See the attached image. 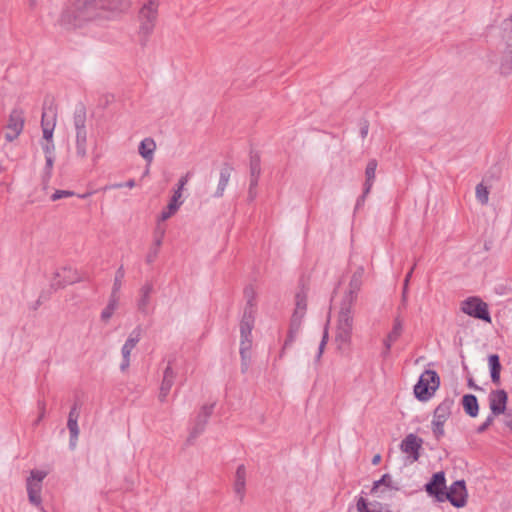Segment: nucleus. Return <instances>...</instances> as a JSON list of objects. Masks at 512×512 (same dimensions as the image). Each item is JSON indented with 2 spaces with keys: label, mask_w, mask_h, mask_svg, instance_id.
<instances>
[{
  "label": "nucleus",
  "mask_w": 512,
  "mask_h": 512,
  "mask_svg": "<svg viewBox=\"0 0 512 512\" xmlns=\"http://www.w3.org/2000/svg\"><path fill=\"white\" fill-rule=\"evenodd\" d=\"M128 6L127 0H71L61 14L60 24L66 29L78 28L104 17V12H121Z\"/></svg>",
  "instance_id": "nucleus-1"
},
{
  "label": "nucleus",
  "mask_w": 512,
  "mask_h": 512,
  "mask_svg": "<svg viewBox=\"0 0 512 512\" xmlns=\"http://www.w3.org/2000/svg\"><path fill=\"white\" fill-rule=\"evenodd\" d=\"M351 307L352 299L346 298L339 312L336 342L338 343V348L342 351L348 350L350 347L352 337Z\"/></svg>",
  "instance_id": "nucleus-2"
},
{
  "label": "nucleus",
  "mask_w": 512,
  "mask_h": 512,
  "mask_svg": "<svg viewBox=\"0 0 512 512\" xmlns=\"http://www.w3.org/2000/svg\"><path fill=\"white\" fill-rule=\"evenodd\" d=\"M160 0H145L138 13L139 34L147 38L154 30Z\"/></svg>",
  "instance_id": "nucleus-3"
},
{
  "label": "nucleus",
  "mask_w": 512,
  "mask_h": 512,
  "mask_svg": "<svg viewBox=\"0 0 512 512\" xmlns=\"http://www.w3.org/2000/svg\"><path fill=\"white\" fill-rule=\"evenodd\" d=\"M440 378L436 371L425 370L416 385L414 386V395L419 401H428L439 388Z\"/></svg>",
  "instance_id": "nucleus-4"
},
{
  "label": "nucleus",
  "mask_w": 512,
  "mask_h": 512,
  "mask_svg": "<svg viewBox=\"0 0 512 512\" xmlns=\"http://www.w3.org/2000/svg\"><path fill=\"white\" fill-rule=\"evenodd\" d=\"M453 406L454 400L447 397L435 408L432 420V431L436 439H440L444 436V424L451 416Z\"/></svg>",
  "instance_id": "nucleus-5"
},
{
  "label": "nucleus",
  "mask_w": 512,
  "mask_h": 512,
  "mask_svg": "<svg viewBox=\"0 0 512 512\" xmlns=\"http://www.w3.org/2000/svg\"><path fill=\"white\" fill-rule=\"evenodd\" d=\"M468 493L464 480L453 482L447 491L440 493L439 502L449 501L454 507L461 508L467 503Z\"/></svg>",
  "instance_id": "nucleus-6"
},
{
  "label": "nucleus",
  "mask_w": 512,
  "mask_h": 512,
  "mask_svg": "<svg viewBox=\"0 0 512 512\" xmlns=\"http://www.w3.org/2000/svg\"><path fill=\"white\" fill-rule=\"evenodd\" d=\"M461 310L471 317L491 323L488 305L478 297H470L463 301Z\"/></svg>",
  "instance_id": "nucleus-7"
},
{
  "label": "nucleus",
  "mask_w": 512,
  "mask_h": 512,
  "mask_svg": "<svg viewBox=\"0 0 512 512\" xmlns=\"http://www.w3.org/2000/svg\"><path fill=\"white\" fill-rule=\"evenodd\" d=\"M45 477L46 472L32 470L30 477L27 479V492L29 501L35 506H39L41 504V483Z\"/></svg>",
  "instance_id": "nucleus-8"
},
{
  "label": "nucleus",
  "mask_w": 512,
  "mask_h": 512,
  "mask_svg": "<svg viewBox=\"0 0 512 512\" xmlns=\"http://www.w3.org/2000/svg\"><path fill=\"white\" fill-rule=\"evenodd\" d=\"M153 292L154 285L150 281H146L138 290L136 309L143 316H147L150 313L149 306L151 304Z\"/></svg>",
  "instance_id": "nucleus-9"
},
{
  "label": "nucleus",
  "mask_w": 512,
  "mask_h": 512,
  "mask_svg": "<svg viewBox=\"0 0 512 512\" xmlns=\"http://www.w3.org/2000/svg\"><path fill=\"white\" fill-rule=\"evenodd\" d=\"M140 339H141V330H140V328H137L129 334L127 340L125 341L124 345L122 346V349H121L122 362L120 364V370L122 372H125L129 368L131 351L136 347V345L139 343Z\"/></svg>",
  "instance_id": "nucleus-10"
},
{
  "label": "nucleus",
  "mask_w": 512,
  "mask_h": 512,
  "mask_svg": "<svg viewBox=\"0 0 512 512\" xmlns=\"http://www.w3.org/2000/svg\"><path fill=\"white\" fill-rule=\"evenodd\" d=\"M377 161L371 159L365 169V183L363 187V194L357 199L356 208L364 204L365 197L369 194L376 177Z\"/></svg>",
  "instance_id": "nucleus-11"
},
{
  "label": "nucleus",
  "mask_w": 512,
  "mask_h": 512,
  "mask_svg": "<svg viewBox=\"0 0 512 512\" xmlns=\"http://www.w3.org/2000/svg\"><path fill=\"white\" fill-rule=\"evenodd\" d=\"M507 400L508 396L504 390L499 389L491 391L489 394V406L491 409V414L498 416L505 413Z\"/></svg>",
  "instance_id": "nucleus-12"
},
{
  "label": "nucleus",
  "mask_w": 512,
  "mask_h": 512,
  "mask_svg": "<svg viewBox=\"0 0 512 512\" xmlns=\"http://www.w3.org/2000/svg\"><path fill=\"white\" fill-rule=\"evenodd\" d=\"M56 113L51 107L44 109L42 113L41 126L43 137L41 141H53V132L55 128Z\"/></svg>",
  "instance_id": "nucleus-13"
},
{
  "label": "nucleus",
  "mask_w": 512,
  "mask_h": 512,
  "mask_svg": "<svg viewBox=\"0 0 512 512\" xmlns=\"http://www.w3.org/2000/svg\"><path fill=\"white\" fill-rule=\"evenodd\" d=\"M421 446L422 439L411 433L402 440L400 448L402 452L409 454L413 461H417L419 459Z\"/></svg>",
  "instance_id": "nucleus-14"
},
{
  "label": "nucleus",
  "mask_w": 512,
  "mask_h": 512,
  "mask_svg": "<svg viewBox=\"0 0 512 512\" xmlns=\"http://www.w3.org/2000/svg\"><path fill=\"white\" fill-rule=\"evenodd\" d=\"M446 489V479L444 472L440 471L433 474L431 480L425 485L426 492L434 496L438 501L440 493H444Z\"/></svg>",
  "instance_id": "nucleus-15"
},
{
  "label": "nucleus",
  "mask_w": 512,
  "mask_h": 512,
  "mask_svg": "<svg viewBox=\"0 0 512 512\" xmlns=\"http://www.w3.org/2000/svg\"><path fill=\"white\" fill-rule=\"evenodd\" d=\"M399 489L398 483L392 479L391 475L384 474L374 482L371 492L379 498H384L386 490L398 491Z\"/></svg>",
  "instance_id": "nucleus-16"
},
{
  "label": "nucleus",
  "mask_w": 512,
  "mask_h": 512,
  "mask_svg": "<svg viewBox=\"0 0 512 512\" xmlns=\"http://www.w3.org/2000/svg\"><path fill=\"white\" fill-rule=\"evenodd\" d=\"M246 480L247 470L246 467L241 464L237 467L233 480V490L237 495L240 502H243L246 492Z\"/></svg>",
  "instance_id": "nucleus-17"
},
{
  "label": "nucleus",
  "mask_w": 512,
  "mask_h": 512,
  "mask_svg": "<svg viewBox=\"0 0 512 512\" xmlns=\"http://www.w3.org/2000/svg\"><path fill=\"white\" fill-rule=\"evenodd\" d=\"M175 377L176 373L173 370L171 364L169 363L166 369L164 370L163 379L160 386V391L158 395V399L160 402L166 401V398L174 384Z\"/></svg>",
  "instance_id": "nucleus-18"
},
{
  "label": "nucleus",
  "mask_w": 512,
  "mask_h": 512,
  "mask_svg": "<svg viewBox=\"0 0 512 512\" xmlns=\"http://www.w3.org/2000/svg\"><path fill=\"white\" fill-rule=\"evenodd\" d=\"M164 234L165 229L158 224L155 229V238L153 246L149 249V252L146 256V262L148 264H151L156 260L159 253V248L162 245Z\"/></svg>",
  "instance_id": "nucleus-19"
},
{
  "label": "nucleus",
  "mask_w": 512,
  "mask_h": 512,
  "mask_svg": "<svg viewBox=\"0 0 512 512\" xmlns=\"http://www.w3.org/2000/svg\"><path fill=\"white\" fill-rule=\"evenodd\" d=\"M248 306L249 308H246L240 323V333L242 336H251L254 318L252 315V300H248Z\"/></svg>",
  "instance_id": "nucleus-20"
},
{
  "label": "nucleus",
  "mask_w": 512,
  "mask_h": 512,
  "mask_svg": "<svg viewBox=\"0 0 512 512\" xmlns=\"http://www.w3.org/2000/svg\"><path fill=\"white\" fill-rule=\"evenodd\" d=\"M155 150L156 143L154 139L150 137L143 139L138 147L139 154L148 163H151L153 161Z\"/></svg>",
  "instance_id": "nucleus-21"
},
{
  "label": "nucleus",
  "mask_w": 512,
  "mask_h": 512,
  "mask_svg": "<svg viewBox=\"0 0 512 512\" xmlns=\"http://www.w3.org/2000/svg\"><path fill=\"white\" fill-rule=\"evenodd\" d=\"M181 194L179 192H174L170 202L167 207L162 211L159 216V221H166L170 217H172L182 205V201L180 200Z\"/></svg>",
  "instance_id": "nucleus-22"
},
{
  "label": "nucleus",
  "mask_w": 512,
  "mask_h": 512,
  "mask_svg": "<svg viewBox=\"0 0 512 512\" xmlns=\"http://www.w3.org/2000/svg\"><path fill=\"white\" fill-rule=\"evenodd\" d=\"M24 126L23 111L20 109H13L9 115L7 130H17L22 132Z\"/></svg>",
  "instance_id": "nucleus-23"
},
{
  "label": "nucleus",
  "mask_w": 512,
  "mask_h": 512,
  "mask_svg": "<svg viewBox=\"0 0 512 512\" xmlns=\"http://www.w3.org/2000/svg\"><path fill=\"white\" fill-rule=\"evenodd\" d=\"M462 404L464 411L470 417H476L479 412V405L477 397L473 394H466L463 396Z\"/></svg>",
  "instance_id": "nucleus-24"
},
{
  "label": "nucleus",
  "mask_w": 512,
  "mask_h": 512,
  "mask_svg": "<svg viewBox=\"0 0 512 512\" xmlns=\"http://www.w3.org/2000/svg\"><path fill=\"white\" fill-rule=\"evenodd\" d=\"M75 153L80 159L87 157V131L75 133Z\"/></svg>",
  "instance_id": "nucleus-25"
},
{
  "label": "nucleus",
  "mask_w": 512,
  "mask_h": 512,
  "mask_svg": "<svg viewBox=\"0 0 512 512\" xmlns=\"http://www.w3.org/2000/svg\"><path fill=\"white\" fill-rule=\"evenodd\" d=\"M488 364L490 368V376L491 380L494 384L500 383V372H501V364L500 358L497 354H492L488 358Z\"/></svg>",
  "instance_id": "nucleus-26"
},
{
  "label": "nucleus",
  "mask_w": 512,
  "mask_h": 512,
  "mask_svg": "<svg viewBox=\"0 0 512 512\" xmlns=\"http://www.w3.org/2000/svg\"><path fill=\"white\" fill-rule=\"evenodd\" d=\"M358 512H390V510L379 502L366 503L363 498L357 502Z\"/></svg>",
  "instance_id": "nucleus-27"
},
{
  "label": "nucleus",
  "mask_w": 512,
  "mask_h": 512,
  "mask_svg": "<svg viewBox=\"0 0 512 512\" xmlns=\"http://www.w3.org/2000/svg\"><path fill=\"white\" fill-rule=\"evenodd\" d=\"M119 306V295L110 294L107 306L101 312V320L107 323Z\"/></svg>",
  "instance_id": "nucleus-28"
},
{
  "label": "nucleus",
  "mask_w": 512,
  "mask_h": 512,
  "mask_svg": "<svg viewBox=\"0 0 512 512\" xmlns=\"http://www.w3.org/2000/svg\"><path fill=\"white\" fill-rule=\"evenodd\" d=\"M500 69L503 74H509L512 72V44L507 42V48L503 52Z\"/></svg>",
  "instance_id": "nucleus-29"
},
{
  "label": "nucleus",
  "mask_w": 512,
  "mask_h": 512,
  "mask_svg": "<svg viewBox=\"0 0 512 512\" xmlns=\"http://www.w3.org/2000/svg\"><path fill=\"white\" fill-rule=\"evenodd\" d=\"M231 175V169L229 167H224L220 171V178L219 183L216 189V192L214 194L215 197H222L224 194V191L228 185L229 179Z\"/></svg>",
  "instance_id": "nucleus-30"
},
{
  "label": "nucleus",
  "mask_w": 512,
  "mask_h": 512,
  "mask_svg": "<svg viewBox=\"0 0 512 512\" xmlns=\"http://www.w3.org/2000/svg\"><path fill=\"white\" fill-rule=\"evenodd\" d=\"M73 123L76 132H84L86 130V111L83 107H80L75 110L73 115Z\"/></svg>",
  "instance_id": "nucleus-31"
},
{
  "label": "nucleus",
  "mask_w": 512,
  "mask_h": 512,
  "mask_svg": "<svg viewBox=\"0 0 512 512\" xmlns=\"http://www.w3.org/2000/svg\"><path fill=\"white\" fill-rule=\"evenodd\" d=\"M67 427L70 432L69 446L73 450L77 446V441H78V436H79L78 420L68 419Z\"/></svg>",
  "instance_id": "nucleus-32"
},
{
  "label": "nucleus",
  "mask_w": 512,
  "mask_h": 512,
  "mask_svg": "<svg viewBox=\"0 0 512 512\" xmlns=\"http://www.w3.org/2000/svg\"><path fill=\"white\" fill-rule=\"evenodd\" d=\"M260 172V160L257 156H252L250 159V178H252V186L258 185Z\"/></svg>",
  "instance_id": "nucleus-33"
},
{
  "label": "nucleus",
  "mask_w": 512,
  "mask_h": 512,
  "mask_svg": "<svg viewBox=\"0 0 512 512\" xmlns=\"http://www.w3.org/2000/svg\"><path fill=\"white\" fill-rule=\"evenodd\" d=\"M403 332V320L400 316H396L393 322L392 330L388 333L390 340H394L395 342L400 338Z\"/></svg>",
  "instance_id": "nucleus-34"
},
{
  "label": "nucleus",
  "mask_w": 512,
  "mask_h": 512,
  "mask_svg": "<svg viewBox=\"0 0 512 512\" xmlns=\"http://www.w3.org/2000/svg\"><path fill=\"white\" fill-rule=\"evenodd\" d=\"M54 161H55V155L45 156V167H44V172H43V177H42V182H43L44 187L47 186L49 179L51 177L52 169L54 166Z\"/></svg>",
  "instance_id": "nucleus-35"
},
{
  "label": "nucleus",
  "mask_w": 512,
  "mask_h": 512,
  "mask_svg": "<svg viewBox=\"0 0 512 512\" xmlns=\"http://www.w3.org/2000/svg\"><path fill=\"white\" fill-rule=\"evenodd\" d=\"M124 276H125L124 268H123V266H120L115 273V278H114L111 294L119 295V292H120V289L122 286V280H123Z\"/></svg>",
  "instance_id": "nucleus-36"
},
{
  "label": "nucleus",
  "mask_w": 512,
  "mask_h": 512,
  "mask_svg": "<svg viewBox=\"0 0 512 512\" xmlns=\"http://www.w3.org/2000/svg\"><path fill=\"white\" fill-rule=\"evenodd\" d=\"M475 194H476V199L478 200L479 203H481L482 205H485L488 203L489 191H488V188L483 185V183H479L476 186Z\"/></svg>",
  "instance_id": "nucleus-37"
},
{
  "label": "nucleus",
  "mask_w": 512,
  "mask_h": 512,
  "mask_svg": "<svg viewBox=\"0 0 512 512\" xmlns=\"http://www.w3.org/2000/svg\"><path fill=\"white\" fill-rule=\"evenodd\" d=\"M250 348H248V344L246 343L243 348L240 347V355H241V371L242 373H246L249 369L250 365Z\"/></svg>",
  "instance_id": "nucleus-38"
},
{
  "label": "nucleus",
  "mask_w": 512,
  "mask_h": 512,
  "mask_svg": "<svg viewBox=\"0 0 512 512\" xmlns=\"http://www.w3.org/2000/svg\"><path fill=\"white\" fill-rule=\"evenodd\" d=\"M305 313H306V310H299V309H294V312H293V315L291 317V321H290V325L293 326V330H300L301 328V324H302V320L305 316Z\"/></svg>",
  "instance_id": "nucleus-39"
},
{
  "label": "nucleus",
  "mask_w": 512,
  "mask_h": 512,
  "mask_svg": "<svg viewBox=\"0 0 512 512\" xmlns=\"http://www.w3.org/2000/svg\"><path fill=\"white\" fill-rule=\"evenodd\" d=\"M205 424L203 422H199L198 420H195V423L193 427L191 428V431L189 433V436L187 438V441L189 443H193V441L204 431Z\"/></svg>",
  "instance_id": "nucleus-40"
},
{
  "label": "nucleus",
  "mask_w": 512,
  "mask_h": 512,
  "mask_svg": "<svg viewBox=\"0 0 512 512\" xmlns=\"http://www.w3.org/2000/svg\"><path fill=\"white\" fill-rule=\"evenodd\" d=\"M327 341H328V327L327 325L325 326L324 328V331H323V334H322V337H321V340H320V343H319V346H318V352L315 356V362L318 363L321 359V356L326 348V345H327Z\"/></svg>",
  "instance_id": "nucleus-41"
},
{
  "label": "nucleus",
  "mask_w": 512,
  "mask_h": 512,
  "mask_svg": "<svg viewBox=\"0 0 512 512\" xmlns=\"http://www.w3.org/2000/svg\"><path fill=\"white\" fill-rule=\"evenodd\" d=\"M213 408H214V404L204 405L201 408L196 420H198L199 422H203V424L206 425L209 417L212 414Z\"/></svg>",
  "instance_id": "nucleus-42"
},
{
  "label": "nucleus",
  "mask_w": 512,
  "mask_h": 512,
  "mask_svg": "<svg viewBox=\"0 0 512 512\" xmlns=\"http://www.w3.org/2000/svg\"><path fill=\"white\" fill-rule=\"evenodd\" d=\"M295 308L299 310H306L307 308V297L304 293H297L295 297Z\"/></svg>",
  "instance_id": "nucleus-43"
},
{
  "label": "nucleus",
  "mask_w": 512,
  "mask_h": 512,
  "mask_svg": "<svg viewBox=\"0 0 512 512\" xmlns=\"http://www.w3.org/2000/svg\"><path fill=\"white\" fill-rule=\"evenodd\" d=\"M40 144L45 156L55 155V145L53 141H41Z\"/></svg>",
  "instance_id": "nucleus-44"
},
{
  "label": "nucleus",
  "mask_w": 512,
  "mask_h": 512,
  "mask_svg": "<svg viewBox=\"0 0 512 512\" xmlns=\"http://www.w3.org/2000/svg\"><path fill=\"white\" fill-rule=\"evenodd\" d=\"M358 126H359V136L362 139H365L367 137L368 131H369V122L365 119H362L359 121Z\"/></svg>",
  "instance_id": "nucleus-45"
},
{
  "label": "nucleus",
  "mask_w": 512,
  "mask_h": 512,
  "mask_svg": "<svg viewBox=\"0 0 512 512\" xmlns=\"http://www.w3.org/2000/svg\"><path fill=\"white\" fill-rule=\"evenodd\" d=\"M504 25H505L504 30H505V36H506L507 42L512 44V15L510 16V18L507 21H505Z\"/></svg>",
  "instance_id": "nucleus-46"
},
{
  "label": "nucleus",
  "mask_w": 512,
  "mask_h": 512,
  "mask_svg": "<svg viewBox=\"0 0 512 512\" xmlns=\"http://www.w3.org/2000/svg\"><path fill=\"white\" fill-rule=\"evenodd\" d=\"M73 195H74V193L72 191L56 190L54 192V194L51 196V199L53 201H56V200H59V199L65 198V197H70V196H73Z\"/></svg>",
  "instance_id": "nucleus-47"
},
{
  "label": "nucleus",
  "mask_w": 512,
  "mask_h": 512,
  "mask_svg": "<svg viewBox=\"0 0 512 512\" xmlns=\"http://www.w3.org/2000/svg\"><path fill=\"white\" fill-rule=\"evenodd\" d=\"M299 331L300 330L294 331L293 326L290 325L289 333H288L287 339L285 340V343H284V349L294 342Z\"/></svg>",
  "instance_id": "nucleus-48"
},
{
  "label": "nucleus",
  "mask_w": 512,
  "mask_h": 512,
  "mask_svg": "<svg viewBox=\"0 0 512 512\" xmlns=\"http://www.w3.org/2000/svg\"><path fill=\"white\" fill-rule=\"evenodd\" d=\"M494 415H489L486 420L477 428L478 433H483L493 423Z\"/></svg>",
  "instance_id": "nucleus-49"
},
{
  "label": "nucleus",
  "mask_w": 512,
  "mask_h": 512,
  "mask_svg": "<svg viewBox=\"0 0 512 512\" xmlns=\"http://www.w3.org/2000/svg\"><path fill=\"white\" fill-rule=\"evenodd\" d=\"M38 409H39V416L35 421V425L39 424V422L44 418L45 416V403L43 401L38 402Z\"/></svg>",
  "instance_id": "nucleus-50"
},
{
  "label": "nucleus",
  "mask_w": 512,
  "mask_h": 512,
  "mask_svg": "<svg viewBox=\"0 0 512 512\" xmlns=\"http://www.w3.org/2000/svg\"><path fill=\"white\" fill-rule=\"evenodd\" d=\"M21 134V132L17 131V130H7V132L5 133V139L8 141V142H12L13 140H15L19 135Z\"/></svg>",
  "instance_id": "nucleus-51"
},
{
  "label": "nucleus",
  "mask_w": 512,
  "mask_h": 512,
  "mask_svg": "<svg viewBox=\"0 0 512 512\" xmlns=\"http://www.w3.org/2000/svg\"><path fill=\"white\" fill-rule=\"evenodd\" d=\"M188 174L185 175V176H182L178 182V186H177V189L174 191V192H179L181 195H182V190L184 188V186L187 184L188 182Z\"/></svg>",
  "instance_id": "nucleus-52"
},
{
  "label": "nucleus",
  "mask_w": 512,
  "mask_h": 512,
  "mask_svg": "<svg viewBox=\"0 0 512 512\" xmlns=\"http://www.w3.org/2000/svg\"><path fill=\"white\" fill-rule=\"evenodd\" d=\"M79 418V411H78V407L77 405L75 404L70 412H69V415H68V419H72V420H78Z\"/></svg>",
  "instance_id": "nucleus-53"
},
{
  "label": "nucleus",
  "mask_w": 512,
  "mask_h": 512,
  "mask_svg": "<svg viewBox=\"0 0 512 512\" xmlns=\"http://www.w3.org/2000/svg\"><path fill=\"white\" fill-rule=\"evenodd\" d=\"M135 181L133 179H130L128 180L126 183L122 184V183H118V184H114L112 186V188H122V187H128V188H133L135 187Z\"/></svg>",
  "instance_id": "nucleus-54"
},
{
  "label": "nucleus",
  "mask_w": 512,
  "mask_h": 512,
  "mask_svg": "<svg viewBox=\"0 0 512 512\" xmlns=\"http://www.w3.org/2000/svg\"><path fill=\"white\" fill-rule=\"evenodd\" d=\"M256 187L257 186H252V178H250V185L248 190V197L250 201H253L256 197Z\"/></svg>",
  "instance_id": "nucleus-55"
},
{
  "label": "nucleus",
  "mask_w": 512,
  "mask_h": 512,
  "mask_svg": "<svg viewBox=\"0 0 512 512\" xmlns=\"http://www.w3.org/2000/svg\"><path fill=\"white\" fill-rule=\"evenodd\" d=\"M248 344V348L251 349L252 347V339H251V336H242L241 335V342H240V347L243 348L245 346V344Z\"/></svg>",
  "instance_id": "nucleus-56"
},
{
  "label": "nucleus",
  "mask_w": 512,
  "mask_h": 512,
  "mask_svg": "<svg viewBox=\"0 0 512 512\" xmlns=\"http://www.w3.org/2000/svg\"><path fill=\"white\" fill-rule=\"evenodd\" d=\"M504 414H505V417H506L505 424L512 431V412L511 411H505Z\"/></svg>",
  "instance_id": "nucleus-57"
},
{
  "label": "nucleus",
  "mask_w": 512,
  "mask_h": 512,
  "mask_svg": "<svg viewBox=\"0 0 512 512\" xmlns=\"http://www.w3.org/2000/svg\"><path fill=\"white\" fill-rule=\"evenodd\" d=\"M414 268H415V264L412 266V268L410 269V271L407 273V275L405 276V279H404V287L403 289L407 290L408 289V283H409V280L413 274V271H414Z\"/></svg>",
  "instance_id": "nucleus-58"
},
{
  "label": "nucleus",
  "mask_w": 512,
  "mask_h": 512,
  "mask_svg": "<svg viewBox=\"0 0 512 512\" xmlns=\"http://www.w3.org/2000/svg\"><path fill=\"white\" fill-rule=\"evenodd\" d=\"M394 340H390V337L387 335V337L384 339L383 344L384 347L387 348V350H391L392 344L394 343Z\"/></svg>",
  "instance_id": "nucleus-59"
},
{
  "label": "nucleus",
  "mask_w": 512,
  "mask_h": 512,
  "mask_svg": "<svg viewBox=\"0 0 512 512\" xmlns=\"http://www.w3.org/2000/svg\"><path fill=\"white\" fill-rule=\"evenodd\" d=\"M406 302H407V290L403 289V293H402V305L399 307V309H400L401 307H405Z\"/></svg>",
  "instance_id": "nucleus-60"
},
{
  "label": "nucleus",
  "mask_w": 512,
  "mask_h": 512,
  "mask_svg": "<svg viewBox=\"0 0 512 512\" xmlns=\"http://www.w3.org/2000/svg\"><path fill=\"white\" fill-rule=\"evenodd\" d=\"M381 460V456L379 454L375 455L373 458H372V464L373 465H377Z\"/></svg>",
  "instance_id": "nucleus-61"
},
{
  "label": "nucleus",
  "mask_w": 512,
  "mask_h": 512,
  "mask_svg": "<svg viewBox=\"0 0 512 512\" xmlns=\"http://www.w3.org/2000/svg\"><path fill=\"white\" fill-rule=\"evenodd\" d=\"M361 273H363V268L362 267L358 268L357 271L354 272V277L356 276V274H361ZM355 288H356V281L354 280V289Z\"/></svg>",
  "instance_id": "nucleus-62"
},
{
  "label": "nucleus",
  "mask_w": 512,
  "mask_h": 512,
  "mask_svg": "<svg viewBox=\"0 0 512 512\" xmlns=\"http://www.w3.org/2000/svg\"><path fill=\"white\" fill-rule=\"evenodd\" d=\"M389 354H390V350H387V348L384 347V350L382 352V356L384 358H387L389 356Z\"/></svg>",
  "instance_id": "nucleus-63"
},
{
  "label": "nucleus",
  "mask_w": 512,
  "mask_h": 512,
  "mask_svg": "<svg viewBox=\"0 0 512 512\" xmlns=\"http://www.w3.org/2000/svg\"><path fill=\"white\" fill-rule=\"evenodd\" d=\"M52 285L57 286L58 288L63 286L60 282H57V283L54 282Z\"/></svg>",
  "instance_id": "nucleus-64"
}]
</instances>
